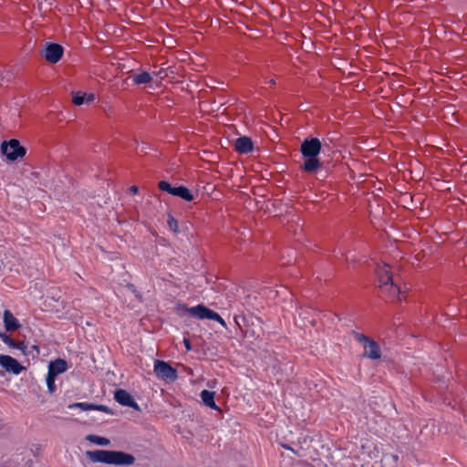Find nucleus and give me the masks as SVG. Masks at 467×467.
<instances>
[{"label":"nucleus","mask_w":467,"mask_h":467,"mask_svg":"<svg viewBox=\"0 0 467 467\" xmlns=\"http://www.w3.org/2000/svg\"><path fill=\"white\" fill-rule=\"evenodd\" d=\"M322 143L317 138H306L300 146V151L306 158L302 170L307 173H315L321 167L322 163L317 156L321 151Z\"/></svg>","instance_id":"2"},{"label":"nucleus","mask_w":467,"mask_h":467,"mask_svg":"<svg viewBox=\"0 0 467 467\" xmlns=\"http://www.w3.org/2000/svg\"><path fill=\"white\" fill-rule=\"evenodd\" d=\"M136 150L138 153H146V147L142 146L140 149L137 148Z\"/></svg>","instance_id":"27"},{"label":"nucleus","mask_w":467,"mask_h":467,"mask_svg":"<svg viewBox=\"0 0 467 467\" xmlns=\"http://www.w3.org/2000/svg\"><path fill=\"white\" fill-rule=\"evenodd\" d=\"M63 51V47L59 44L49 43L47 44L46 48L42 51V56L47 62L56 64L62 57Z\"/></svg>","instance_id":"8"},{"label":"nucleus","mask_w":467,"mask_h":467,"mask_svg":"<svg viewBox=\"0 0 467 467\" xmlns=\"http://www.w3.org/2000/svg\"><path fill=\"white\" fill-rule=\"evenodd\" d=\"M214 395L215 392L203 389L201 392L200 397L205 406L216 410H220V408L214 402Z\"/></svg>","instance_id":"16"},{"label":"nucleus","mask_w":467,"mask_h":467,"mask_svg":"<svg viewBox=\"0 0 467 467\" xmlns=\"http://www.w3.org/2000/svg\"><path fill=\"white\" fill-rule=\"evenodd\" d=\"M167 223L171 231H173L174 233L178 232V222L172 215H168Z\"/></svg>","instance_id":"23"},{"label":"nucleus","mask_w":467,"mask_h":467,"mask_svg":"<svg viewBox=\"0 0 467 467\" xmlns=\"http://www.w3.org/2000/svg\"><path fill=\"white\" fill-rule=\"evenodd\" d=\"M355 338L363 344L364 353L363 356L368 358L370 359H379L381 357V350L379 345L373 339L358 333L353 332Z\"/></svg>","instance_id":"3"},{"label":"nucleus","mask_w":467,"mask_h":467,"mask_svg":"<svg viewBox=\"0 0 467 467\" xmlns=\"http://www.w3.org/2000/svg\"><path fill=\"white\" fill-rule=\"evenodd\" d=\"M12 74L10 72H7L5 76H3L2 74L0 75V78L1 79H5L6 78L7 81H10L11 78H12Z\"/></svg>","instance_id":"25"},{"label":"nucleus","mask_w":467,"mask_h":467,"mask_svg":"<svg viewBox=\"0 0 467 467\" xmlns=\"http://www.w3.org/2000/svg\"><path fill=\"white\" fill-rule=\"evenodd\" d=\"M376 274L379 279V288H382V285H386L393 281L392 275L389 271L387 265L379 266Z\"/></svg>","instance_id":"13"},{"label":"nucleus","mask_w":467,"mask_h":467,"mask_svg":"<svg viewBox=\"0 0 467 467\" xmlns=\"http://www.w3.org/2000/svg\"><path fill=\"white\" fill-rule=\"evenodd\" d=\"M380 289L383 293H387L392 298H397L398 300L402 299V295L404 292L399 285L394 283V281L387 284L386 285H382V288Z\"/></svg>","instance_id":"14"},{"label":"nucleus","mask_w":467,"mask_h":467,"mask_svg":"<svg viewBox=\"0 0 467 467\" xmlns=\"http://www.w3.org/2000/svg\"><path fill=\"white\" fill-rule=\"evenodd\" d=\"M158 187L161 191L167 192L187 202H191L194 199L193 194L185 186L172 187L168 182L161 181L158 183Z\"/></svg>","instance_id":"6"},{"label":"nucleus","mask_w":467,"mask_h":467,"mask_svg":"<svg viewBox=\"0 0 467 467\" xmlns=\"http://www.w3.org/2000/svg\"><path fill=\"white\" fill-rule=\"evenodd\" d=\"M130 191L131 193L136 194L139 192V188L137 186L133 185L130 188Z\"/></svg>","instance_id":"26"},{"label":"nucleus","mask_w":467,"mask_h":467,"mask_svg":"<svg viewBox=\"0 0 467 467\" xmlns=\"http://www.w3.org/2000/svg\"><path fill=\"white\" fill-rule=\"evenodd\" d=\"M184 344H185V347L187 349H191V344H190V341L189 339H184Z\"/></svg>","instance_id":"28"},{"label":"nucleus","mask_w":467,"mask_h":467,"mask_svg":"<svg viewBox=\"0 0 467 467\" xmlns=\"http://www.w3.org/2000/svg\"><path fill=\"white\" fill-rule=\"evenodd\" d=\"M154 372L158 378L165 380L172 381L177 378L176 369L162 360H155Z\"/></svg>","instance_id":"7"},{"label":"nucleus","mask_w":467,"mask_h":467,"mask_svg":"<svg viewBox=\"0 0 467 467\" xmlns=\"http://www.w3.org/2000/svg\"><path fill=\"white\" fill-rule=\"evenodd\" d=\"M1 151L10 161H16L26 155V150L20 145L16 139H11L9 141H4L1 145Z\"/></svg>","instance_id":"5"},{"label":"nucleus","mask_w":467,"mask_h":467,"mask_svg":"<svg viewBox=\"0 0 467 467\" xmlns=\"http://www.w3.org/2000/svg\"><path fill=\"white\" fill-rule=\"evenodd\" d=\"M94 99L95 95L93 93L87 94L81 91L74 93L72 97V102L77 106H80L84 104V102H92Z\"/></svg>","instance_id":"17"},{"label":"nucleus","mask_w":467,"mask_h":467,"mask_svg":"<svg viewBox=\"0 0 467 467\" xmlns=\"http://www.w3.org/2000/svg\"><path fill=\"white\" fill-rule=\"evenodd\" d=\"M129 287H130L133 292H135V287H134V285H129Z\"/></svg>","instance_id":"30"},{"label":"nucleus","mask_w":467,"mask_h":467,"mask_svg":"<svg viewBox=\"0 0 467 467\" xmlns=\"http://www.w3.org/2000/svg\"><path fill=\"white\" fill-rule=\"evenodd\" d=\"M151 79V76L148 72H141L133 77V82L137 85L150 83Z\"/></svg>","instance_id":"20"},{"label":"nucleus","mask_w":467,"mask_h":467,"mask_svg":"<svg viewBox=\"0 0 467 467\" xmlns=\"http://www.w3.org/2000/svg\"><path fill=\"white\" fill-rule=\"evenodd\" d=\"M0 338L3 340V342H5L10 348H18V349H21V350H24L26 348V346H25V344L23 342L16 341L15 339L11 338L5 333L0 332Z\"/></svg>","instance_id":"18"},{"label":"nucleus","mask_w":467,"mask_h":467,"mask_svg":"<svg viewBox=\"0 0 467 467\" xmlns=\"http://www.w3.org/2000/svg\"><path fill=\"white\" fill-rule=\"evenodd\" d=\"M95 410H99V411H103V412H106V413H109V414H113V412L111 411V410L105 406V405H97V404H94V409Z\"/></svg>","instance_id":"24"},{"label":"nucleus","mask_w":467,"mask_h":467,"mask_svg":"<svg viewBox=\"0 0 467 467\" xmlns=\"http://www.w3.org/2000/svg\"><path fill=\"white\" fill-rule=\"evenodd\" d=\"M67 369V363L65 359L57 358L48 365V374L57 377Z\"/></svg>","instance_id":"12"},{"label":"nucleus","mask_w":467,"mask_h":467,"mask_svg":"<svg viewBox=\"0 0 467 467\" xmlns=\"http://www.w3.org/2000/svg\"><path fill=\"white\" fill-rule=\"evenodd\" d=\"M86 439L88 441L100 446H109L110 444V441L108 438L100 437L94 434L88 435Z\"/></svg>","instance_id":"19"},{"label":"nucleus","mask_w":467,"mask_h":467,"mask_svg":"<svg viewBox=\"0 0 467 467\" xmlns=\"http://www.w3.org/2000/svg\"><path fill=\"white\" fill-rule=\"evenodd\" d=\"M68 408L69 409L79 408L82 410H91L94 409V404L93 403H88V402H78V403L70 404L68 406Z\"/></svg>","instance_id":"21"},{"label":"nucleus","mask_w":467,"mask_h":467,"mask_svg":"<svg viewBox=\"0 0 467 467\" xmlns=\"http://www.w3.org/2000/svg\"><path fill=\"white\" fill-rule=\"evenodd\" d=\"M115 400L122 406L130 407L136 410H140V406L134 400L133 397L125 389H119L114 394Z\"/></svg>","instance_id":"9"},{"label":"nucleus","mask_w":467,"mask_h":467,"mask_svg":"<svg viewBox=\"0 0 467 467\" xmlns=\"http://www.w3.org/2000/svg\"><path fill=\"white\" fill-rule=\"evenodd\" d=\"M269 84H271V85H275V79H273V78H272V79H270V80H269Z\"/></svg>","instance_id":"29"},{"label":"nucleus","mask_w":467,"mask_h":467,"mask_svg":"<svg viewBox=\"0 0 467 467\" xmlns=\"http://www.w3.org/2000/svg\"><path fill=\"white\" fill-rule=\"evenodd\" d=\"M87 458L92 462H101L117 466H129L135 463L132 454L122 451L96 450L87 451Z\"/></svg>","instance_id":"1"},{"label":"nucleus","mask_w":467,"mask_h":467,"mask_svg":"<svg viewBox=\"0 0 467 467\" xmlns=\"http://www.w3.org/2000/svg\"><path fill=\"white\" fill-rule=\"evenodd\" d=\"M183 309L185 310V312H187L192 317H198L200 319L206 318L215 320L218 321L223 327L226 326L224 320L221 317V316L218 313L207 308L203 305H198L192 307L183 306Z\"/></svg>","instance_id":"4"},{"label":"nucleus","mask_w":467,"mask_h":467,"mask_svg":"<svg viewBox=\"0 0 467 467\" xmlns=\"http://www.w3.org/2000/svg\"><path fill=\"white\" fill-rule=\"evenodd\" d=\"M55 379H56L55 376H52V375L47 373V385L48 391L51 394H53L56 391V389H57L56 384H55Z\"/></svg>","instance_id":"22"},{"label":"nucleus","mask_w":467,"mask_h":467,"mask_svg":"<svg viewBox=\"0 0 467 467\" xmlns=\"http://www.w3.org/2000/svg\"><path fill=\"white\" fill-rule=\"evenodd\" d=\"M4 323L7 331H14L20 327L18 320L9 310H5L4 312Z\"/></svg>","instance_id":"15"},{"label":"nucleus","mask_w":467,"mask_h":467,"mask_svg":"<svg viewBox=\"0 0 467 467\" xmlns=\"http://www.w3.org/2000/svg\"><path fill=\"white\" fill-rule=\"evenodd\" d=\"M0 365L7 371L19 374L24 368L14 358L6 355H0Z\"/></svg>","instance_id":"10"},{"label":"nucleus","mask_w":467,"mask_h":467,"mask_svg":"<svg viewBox=\"0 0 467 467\" xmlns=\"http://www.w3.org/2000/svg\"><path fill=\"white\" fill-rule=\"evenodd\" d=\"M253 141L249 137L244 136L235 140L234 149L237 152L246 154L253 150Z\"/></svg>","instance_id":"11"}]
</instances>
